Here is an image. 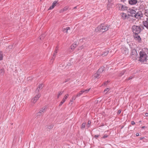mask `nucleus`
Listing matches in <instances>:
<instances>
[{
    "mask_svg": "<svg viewBox=\"0 0 148 148\" xmlns=\"http://www.w3.org/2000/svg\"><path fill=\"white\" fill-rule=\"evenodd\" d=\"M110 26L104 24H101L98 26L95 29L96 32L100 31L101 32H104L108 30Z\"/></svg>",
    "mask_w": 148,
    "mask_h": 148,
    "instance_id": "nucleus-1",
    "label": "nucleus"
},
{
    "mask_svg": "<svg viewBox=\"0 0 148 148\" xmlns=\"http://www.w3.org/2000/svg\"><path fill=\"white\" fill-rule=\"evenodd\" d=\"M140 56L138 60L141 62H146L147 56L145 53L140 51Z\"/></svg>",
    "mask_w": 148,
    "mask_h": 148,
    "instance_id": "nucleus-2",
    "label": "nucleus"
},
{
    "mask_svg": "<svg viewBox=\"0 0 148 148\" xmlns=\"http://www.w3.org/2000/svg\"><path fill=\"white\" fill-rule=\"evenodd\" d=\"M133 32L136 34H138L141 31V29L139 26L134 25L132 27Z\"/></svg>",
    "mask_w": 148,
    "mask_h": 148,
    "instance_id": "nucleus-3",
    "label": "nucleus"
},
{
    "mask_svg": "<svg viewBox=\"0 0 148 148\" xmlns=\"http://www.w3.org/2000/svg\"><path fill=\"white\" fill-rule=\"evenodd\" d=\"M122 53L125 55L127 54L128 53V49L124 46H122L121 48Z\"/></svg>",
    "mask_w": 148,
    "mask_h": 148,
    "instance_id": "nucleus-4",
    "label": "nucleus"
},
{
    "mask_svg": "<svg viewBox=\"0 0 148 148\" xmlns=\"http://www.w3.org/2000/svg\"><path fill=\"white\" fill-rule=\"evenodd\" d=\"M40 96L41 94H40L36 95V96L32 99V102L34 103H35L40 97Z\"/></svg>",
    "mask_w": 148,
    "mask_h": 148,
    "instance_id": "nucleus-5",
    "label": "nucleus"
},
{
    "mask_svg": "<svg viewBox=\"0 0 148 148\" xmlns=\"http://www.w3.org/2000/svg\"><path fill=\"white\" fill-rule=\"evenodd\" d=\"M143 15L141 12L140 11H139L137 13H136L134 17L136 18L139 19L143 16Z\"/></svg>",
    "mask_w": 148,
    "mask_h": 148,
    "instance_id": "nucleus-6",
    "label": "nucleus"
},
{
    "mask_svg": "<svg viewBox=\"0 0 148 148\" xmlns=\"http://www.w3.org/2000/svg\"><path fill=\"white\" fill-rule=\"evenodd\" d=\"M46 109V106H45L43 107L39 111V112L38 113V115L40 116L41 114L45 112Z\"/></svg>",
    "mask_w": 148,
    "mask_h": 148,
    "instance_id": "nucleus-7",
    "label": "nucleus"
},
{
    "mask_svg": "<svg viewBox=\"0 0 148 148\" xmlns=\"http://www.w3.org/2000/svg\"><path fill=\"white\" fill-rule=\"evenodd\" d=\"M119 9L121 10H127L128 8L125 5L119 4Z\"/></svg>",
    "mask_w": 148,
    "mask_h": 148,
    "instance_id": "nucleus-8",
    "label": "nucleus"
},
{
    "mask_svg": "<svg viewBox=\"0 0 148 148\" xmlns=\"http://www.w3.org/2000/svg\"><path fill=\"white\" fill-rule=\"evenodd\" d=\"M128 12L130 13V14H128V15L132 17L134 16L136 13V11L132 9L130 10Z\"/></svg>",
    "mask_w": 148,
    "mask_h": 148,
    "instance_id": "nucleus-9",
    "label": "nucleus"
},
{
    "mask_svg": "<svg viewBox=\"0 0 148 148\" xmlns=\"http://www.w3.org/2000/svg\"><path fill=\"white\" fill-rule=\"evenodd\" d=\"M128 2L130 5H133L137 3L138 1L137 0H129Z\"/></svg>",
    "mask_w": 148,
    "mask_h": 148,
    "instance_id": "nucleus-10",
    "label": "nucleus"
},
{
    "mask_svg": "<svg viewBox=\"0 0 148 148\" xmlns=\"http://www.w3.org/2000/svg\"><path fill=\"white\" fill-rule=\"evenodd\" d=\"M108 52L109 51L108 50L106 49L102 53H100V54H99V56H100L101 55L103 56H106L108 54Z\"/></svg>",
    "mask_w": 148,
    "mask_h": 148,
    "instance_id": "nucleus-11",
    "label": "nucleus"
},
{
    "mask_svg": "<svg viewBox=\"0 0 148 148\" xmlns=\"http://www.w3.org/2000/svg\"><path fill=\"white\" fill-rule=\"evenodd\" d=\"M67 96L65 95L64 97L62 99V101L60 102L59 106H61L63 103H64L66 99L68 97L67 96L69 95L68 94L67 95Z\"/></svg>",
    "mask_w": 148,
    "mask_h": 148,
    "instance_id": "nucleus-12",
    "label": "nucleus"
},
{
    "mask_svg": "<svg viewBox=\"0 0 148 148\" xmlns=\"http://www.w3.org/2000/svg\"><path fill=\"white\" fill-rule=\"evenodd\" d=\"M58 50V47H57L55 51H54V52L53 54V56L52 58L51 59V60H54L55 59V57L56 56V54L57 53V51Z\"/></svg>",
    "mask_w": 148,
    "mask_h": 148,
    "instance_id": "nucleus-13",
    "label": "nucleus"
},
{
    "mask_svg": "<svg viewBox=\"0 0 148 148\" xmlns=\"http://www.w3.org/2000/svg\"><path fill=\"white\" fill-rule=\"evenodd\" d=\"M43 87V84H41L39 85L38 88L37 89L36 91H37L38 92H39L40 90Z\"/></svg>",
    "mask_w": 148,
    "mask_h": 148,
    "instance_id": "nucleus-14",
    "label": "nucleus"
},
{
    "mask_svg": "<svg viewBox=\"0 0 148 148\" xmlns=\"http://www.w3.org/2000/svg\"><path fill=\"white\" fill-rule=\"evenodd\" d=\"M77 46L76 42H74L71 46L70 48L71 49L73 50Z\"/></svg>",
    "mask_w": 148,
    "mask_h": 148,
    "instance_id": "nucleus-15",
    "label": "nucleus"
},
{
    "mask_svg": "<svg viewBox=\"0 0 148 148\" xmlns=\"http://www.w3.org/2000/svg\"><path fill=\"white\" fill-rule=\"evenodd\" d=\"M100 75V74L97 72L93 75V76L95 78L98 79L100 77H99Z\"/></svg>",
    "mask_w": 148,
    "mask_h": 148,
    "instance_id": "nucleus-16",
    "label": "nucleus"
},
{
    "mask_svg": "<svg viewBox=\"0 0 148 148\" xmlns=\"http://www.w3.org/2000/svg\"><path fill=\"white\" fill-rule=\"evenodd\" d=\"M135 36H134V38L135 39L138 40L139 42H140L141 40V38L140 36L138 35V34H135Z\"/></svg>",
    "mask_w": 148,
    "mask_h": 148,
    "instance_id": "nucleus-17",
    "label": "nucleus"
},
{
    "mask_svg": "<svg viewBox=\"0 0 148 148\" xmlns=\"http://www.w3.org/2000/svg\"><path fill=\"white\" fill-rule=\"evenodd\" d=\"M70 29V27H67L66 28L63 29L62 30L64 32H66V33H67L68 32V31Z\"/></svg>",
    "mask_w": 148,
    "mask_h": 148,
    "instance_id": "nucleus-18",
    "label": "nucleus"
},
{
    "mask_svg": "<svg viewBox=\"0 0 148 148\" xmlns=\"http://www.w3.org/2000/svg\"><path fill=\"white\" fill-rule=\"evenodd\" d=\"M104 67H102L99 68L97 71V72L99 73L100 74L104 71Z\"/></svg>",
    "mask_w": 148,
    "mask_h": 148,
    "instance_id": "nucleus-19",
    "label": "nucleus"
},
{
    "mask_svg": "<svg viewBox=\"0 0 148 148\" xmlns=\"http://www.w3.org/2000/svg\"><path fill=\"white\" fill-rule=\"evenodd\" d=\"M112 4L111 3H108L107 5V9L108 10H110V8L112 7Z\"/></svg>",
    "mask_w": 148,
    "mask_h": 148,
    "instance_id": "nucleus-20",
    "label": "nucleus"
},
{
    "mask_svg": "<svg viewBox=\"0 0 148 148\" xmlns=\"http://www.w3.org/2000/svg\"><path fill=\"white\" fill-rule=\"evenodd\" d=\"M143 23L144 26L148 29V22L147 21H143Z\"/></svg>",
    "mask_w": 148,
    "mask_h": 148,
    "instance_id": "nucleus-21",
    "label": "nucleus"
},
{
    "mask_svg": "<svg viewBox=\"0 0 148 148\" xmlns=\"http://www.w3.org/2000/svg\"><path fill=\"white\" fill-rule=\"evenodd\" d=\"M59 67L61 69H65L66 66H65V64H61L59 65Z\"/></svg>",
    "mask_w": 148,
    "mask_h": 148,
    "instance_id": "nucleus-22",
    "label": "nucleus"
},
{
    "mask_svg": "<svg viewBox=\"0 0 148 148\" xmlns=\"http://www.w3.org/2000/svg\"><path fill=\"white\" fill-rule=\"evenodd\" d=\"M4 73V70L3 69H1L0 70V75L3 76Z\"/></svg>",
    "mask_w": 148,
    "mask_h": 148,
    "instance_id": "nucleus-23",
    "label": "nucleus"
},
{
    "mask_svg": "<svg viewBox=\"0 0 148 148\" xmlns=\"http://www.w3.org/2000/svg\"><path fill=\"white\" fill-rule=\"evenodd\" d=\"M57 3V2L55 1L53 3L52 5L49 8V10H51L53 8H54V7L56 5L55 4Z\"/></svg>",
    "mask_w": 148,
    "mask_h": 148,
    "instance_id": "nucleus-24",
    "label": "nucleus"
},
{
    "mask_svg": "<svg viewBox=\"0 0 148 148\" xmlns=\"http://www.w3.org/2000/svg\"><path fill=\"white\" fill-rule=\"evenodd\" d=\"M121 16L123 19H125L127 17V15L126 14L124 13H122L121 14Z\"/></svg>",
    "mask_w": 148,
    "mask_h": 148,
    "instance_id": "nucleus-25",
    "label": "nucleus"
},
{
    "mask_svg": "<svg viewBox=\"0 0 148 148\" xmlns=\"http://www.w3.org/2000/svg\"><path fill=\"white\" fill-rule=\"evenodd\" d=\"M83 93H84V91L82 90L80 91L79 93L76 95V97H79Z\"/></svg>",
    "mask_w": 148,
    "mask_h": 148,
    "instance_id": "nucleus-26",
    "label": "nucleus"
},
{
    "mask_svg": "<svg viewBox=\"0 0 148 148\" xmlns=\"http://www.w3.org/2000/svg\"><path fill=\"white\" fill-rule=\"evenodd\" d=\"M63 92V91H61L59 92L57 98H59L60 96L62 94Z\"/></svg>",
    "mask_w": 148,
    "mask_h": 148,
    "instance_id": "nucleus-27",
    "label": "nucleus"
},
{
    "mask_svg": "<svg viewBox=\"0 0 148 148\" xmlns=\"http://www.w3.org/2000/svg\"><path fill=\"white\" fill-rule=\"evenodd\" d=\"M3 55L1 52H0V60H2L3 59Z\"/></svg>",
    "mask_w": 148,
    "mask_h": 148,
    "instance_id": "nucleus-28",
    "label": "nucleus"
},
{
    "mask_svg": "<svg viewBox=\"0 0 148 148\" xmlns=\"http://www.w3.org/2000/svg\"><path fill=\"white\" fill-rule=\"evenodd\" d=\"M125 71V70L123 71L121 73L119 74V76H121L123 75L124 74Z\"/></svg>",
    "mask_w": 148,
    "mask_h": 148,
    "instance_id": "nucleus-29",
    "label": "nucleus"
},
{
    "mask_svg": "<svg viewBox=\"0 0 148 148\" xmlns=\"http://www.w3.org/2000/svg\"><path fill=\"white\" fill-rule=\"evenodd\" d=\"M76 97H76V96H74L73 97H72V98L71 100L70 101V102H73V100H75L76 99Z\"/></svg>",
    "mask_w": 148,
    "mask_h": 148,
    "instance_id": "nucleus-30",
    "label": "nucleus"
},
{
    "mask_svg": "<svg viewBox=\"0 0 148 148\" xmlns=\"http://www.w3.org/2000/svg\"><path fill=\"white\" fill-rule=\"evenodd\" d=\"M86 123H82V126L81 127V128L82 129L84 128L85 127Z\"/></svg>",
    "mask_w": 148,
    "mask_h": 148,
    "instance_id": "nucleus-31",
    "label": "nucleus"
},
{
    "mask_svg": "<svg viewBox=\"0 0 148 148\" xmlns=\"http://www.w3.org/2000/svg\"><path fill=\"white\" fill-rule=\"evenodd\" d=\"M90 88H89L88 89H86L85 90H82L83 91H84V92L85 93H87L89 90H90Z\"/></svg>",
    "mask_w": 148,
    "mask_h": 148,
    "instance_id": "nucleus-32",
    "label": "nucleus"
},
{
    "mask_svg": "<svg viewBox=\"0 0 148 148\" xmlns=\"http://www.w3.org/2000/svg\"><path fill=\"white\" fill-rule=\"evenodd\" d=\"M67 8L65 7L62 10H61L60 11V12H63L67 10Z\"/></svg>",
    "mask_w": 148,
    "mask_h": 148,
    "instance_id": "nucleus-33",
    "label": "nucleus"
},
{
    "mask_svg": "<svg viewBox=\"0 0 148 148\" xmlns=\"http://www.w3.org/2000/svg\"><path fill=\"white\" fill-rule=\"evenodd\" d=\"M110 90L109 88H107L106 89H105L104 90V92H105L106 91H107L106 92L105 94H106L108 92L109 90Z\"/></svg>",
    "mask_w": 148,
    "mask_h": 148,
    "instance_id": "nucleus-34",
    "label": "nucleus"
},
{
    "mask_svg": "<svg viewBox=\"0 0 148 148\" xmlns=\"http://www.w3.org/2000/svg\"><path fill=\"white\" fill-rule=\"evenodd\" d=\"M53 127V125H50L49 126H48L47 127V128L48 129H51Z\"/></svg>",
    "mask_w": 148,
    "mask_h": 148,
    "instance_id": "nucleus-35",
    "label": "nucleus"
},
{
    "mask_svg": "<svg viewBox=\"0 0 148 148\" xmlns=\"http://www.w3.org/2000/svg\"><path fill=\"white\" fill-rule=\"evenodd\" d=\"M90 123H91V122L90 121H89L88 122V124L87 125V126L88 127H89V126H90Z\"/></svg>",
    "mask_w": 148,
    "mask_h": 148,
    "instance_id": "nucleus-36",
    "label": "nucleus"
},
{
    "mask_svg": "<svg viewBox=\"0 0 148 148\" xmlns=\"http://www.w3.org/2000/svg\"><path fill=\"white\" fill-rule=\"evenodd\" d=\"M45 37V35L44 34H43L42 35V36H40V40H42L43 39L44 37Z\"/></svg>",
    "mask_w": 148,
    "mask_h": 148,
    "instance_id": "nucleus-37",
    "label": "nucleus"
},
{
    "mask_svg": "<svg viewBox=\"0 0 148 148\" xmlns=\"http://www.w3.org/2000/svg\"><path fill=\"white\" fill-rule=\"evenodd\" d=\"M13 48V45H9L8 47V49H11Z\"/></svg>",
    "mask_w": 148,
    "mask_h": 148,
    "instance_id": "nucleus-38",
    "label": "nucleus"
},
{
    "mask_svg": "<svg viewBox=\"0 0 148 148\" xmlns=\"http://www.w3.org/2000/svg\"><path fill=\"white\" fill-rule=\"evenodd\" d=\"M145 53L148 54V49L147 48H145Z\"/></svg>",
    "mask_w": 148,
    "mask_h": 148,
    "instance_id": "nucleus-39",
    "label": "nucleus"
},
{
    "mask_svg": "<svg viewBox=\"0 0 148 148\" xmlns=\"http://www.w3.org/2000/svg\"><path fill=\"white\" fill-rule=\"evenodd\" d=\"M108 136L107 135L105 134L104 135V136H103V138H107L108 137Z\"/></svg>",
    "mask_w": 148,
    "mask_h": 148,
    "instance_id": "nucleus-40",
    "label": "nucleus"
},
{
    "mask_svg": "<svg viewBox=\"0 0 148 148\" xmlns=\"http://www.w3.org/2000/svg\"><path fill=\"white\" fill-rule=\"evenodd\" d=\"M99 135H96L94 137L95 138H97V137H98L99 136Z\"/></svg>",
    "mask_w": 148,
    "mask_h": 148,
    "instance_id": "nucleus-41",
    "label": "nucleus"
},
{
    "mask_svg": "<svg viewBox=\"0 0 148 148\" xmlns=\"http://www.w3.org/2000/svg\"><path fill=\"white\" fill-rule=\"evenodd\" d=\"M144 14L147 17L148 16V13H147L146 12H145V13H144Z\"/></svg>",
    "mask_w": 148,
    "mask_h": 148,
    "instance_id": "nucleus-42",
    "label": "nucleus"
},
{
    "mask_svg": "<svg viewBox=\"0 0 148 148\" xmlns=\"http://www.w3.org/2000/svg\"><path fill=\"white\" fill-rule=\"evenodd\" d=\"M136 50L135 49H133L132 50V52H134V53H136Z\"/></svg>",
    "mask_w": 148,
    "mask_h": 148,
    "instance_id": "nucleus-43",
    "label": "nucleus"
},
{
    "mask_svg": "<svg viewBox=\"0 0 148 148\" xmlns=\"http://www.w3.org/2000/svg\"><path fill=\"white\" fill-rule=\"evenodd\" d=\"M121 112V110H119L118 111V114H120Z\"/></svg>",
    "mask_w": 148,
    "mask_h": 148,
    "instance_id": "nucleus-44",
    "label": "nucleus"
},
{
    "mask_svg": "<svg viewBox=\"0 0 148 148\" xmlns=\"http://www.w3.org/2000/svg\"><path fill=\"white\" fill-rule=\"evenodd\" d=\"M131 123L132 125H133L135 124V122L134 121H132L131 122Z\"/></svg>",
    "mask_w": 148,
    "mask_h": 148,
    "instance_id": "nucleus-45",
    "label": "nucleus"
},
{
    "mask_svg": "<svg viewBox=\"0 0 148 148\" xmlns=\"http://www.w3.org/2000/svg\"><path fill=\"white\" fill-rule=\"evenodd\" d=\"M69 80V79H67L64 82L66 83V82H68V81Z\"/></svg>",
    "mask_w": 148,
    "mask_h": 148,
    "instance_id": "nucleus-46",
    "label": "nucleus"
},
{
    "mask_svg": "<svg viewBox=\"0 0 148 148\" xmlns=\"http://www.w3.org/2000/svg\"><path fill=\"white\" fill-rule=\"evenodd\" d=\"M133 78V77L132 76H130V77H129L128 78V80H130L131 79H132V78Z\"/></svg>",
    "mask_w": 148,
    "mask_h": 148,
    "instance_id": "nucleus-47",
    "label": "nucleus"
},
{
    "mask_svg": "<svg viewBox=\"0 0 148 148\" xmlns=\"http://www.w3.org/2000/svg\"><path fill=\"white\" fill-rule=\"evenodd\" d=\"M136 136H138L139 135V134L138 133H136Z\"/></svg>",
    "mask_w": 148,
    "mask_h": 148,
    "instance_id": "nucleus-48",
    "label": "nucleus"
},
{
    "mask_svg": "<svg viewBox=\"0 0 148 148\" xmlns=\"http://www.w3.org/2000/svg\"><path fill=\"white\" fill-rule=\"evenodd\" d=\"M145 115L146 116H148V113H146L145 114Z\"/></svg>",
    "mask_w": 148,
    "mask_h": 148,
    "instance_id": "nucleus-49",
    "label": "nucleus"
},
{
    "mask_svg": "<svg viewBox=\"0 0 148 148\" xmlns=\"http://www.w3.org/2000/svg\"><path fill=\"white\" fill-rule=\"evenodd\" d=\"M112 0H108V3H111Z\"/></svg>",
    "mask_w": 148,
    "mask_h": 148,
    "instance_id": "nucleus-50",
    "label": "nucleus"
},
{
    "mask_svg": "<svg viewBox=\"0 0 148 148\" xmlns=\"http://www.w3.org/2000/svg\"><path fill=\"white\" fill-rule=\"evenodd\" d=\"M84 47V46L82 45L80 47V48H81L80 49H81L83 48Z\"/></svg>",
    "mask_w": 148,
    "mask_h": 148,
    "instance_id": "nucleus-51",
    "label": "nucleus"
},
{
    "mask_svg": "<svg viewBox=\"0 0 148 148\" xmlns=\"http://www.w3.org/2000/svg\"><path fill=\"white\" fill-rule=\"evenodd\" d=\"M144 137H142V138H140V140H142L143 139H144Z\"/></svg>",
    "mask_w": 148,
    "mask_h": 148,
    "instance_id": "nucleus-52",
    "label": "nucleus"
},
{
    "mask_svg": "<svg viewBox=\"0 0 148 148\" xmlns=\"http://www.w3.org/2000/svg\"><path fill=\"white\" fill-rule=\"evenodd\" d=\"M147 21H148V16L147 17Z\"/></svg>",
    "mask_w": 148,
    "mask_h": 148,
    "instance_id": "nucleus-53",
    "label": "nucleus"
},
{
    "mask_svg": "<svg viewBox=\"0 0 148 148\" xmlns=\"http://www.w3.org/2000/svg\"><path fill=\"white\" fill-rule=\"evenodd\" d=\"M77 6H75L74 8V9H75L76 8Z\"/></svg>",
    "mask_w": 148,
    "mask_h": 148,
    "instance_id": "nucleus-54",
    "label": "nucleus"
}]
</instances>
